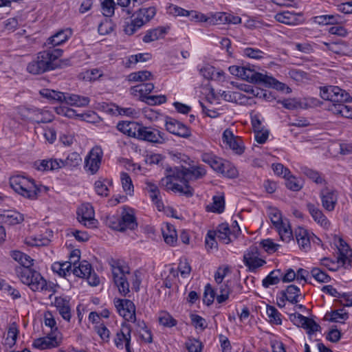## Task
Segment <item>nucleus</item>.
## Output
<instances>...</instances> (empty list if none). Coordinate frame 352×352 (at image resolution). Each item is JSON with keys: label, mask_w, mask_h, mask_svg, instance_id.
<instances>
[{"label": "nucleus", "mask_w": 352, "mask_h": 352, "mask_svg": "<svg viewBox=\"0 0 352 352\" xmlns=\"http://www.w3.org/2000/svg\"><path fill=\"white\" fill-rule=\"evenodd\" d=\"M167 175L161 180L162 185L168 190L190 197L194 189L188 184L189 180L202 178L206 171L202 166H194L190 168L176 166L166 169Z\"/></svg>", "instance_id": "1"}, {"label": "nucleus", "mask_w": 352, "mask_h": 352, "mask_svg": "<svg viewBox=\"0 0 352 352\" xmlns=\"http://www.w3.org/2000/svg\"><path fill=\"white\" fill-rule=\"evenodd\" d=\"M63 51L60 48L48 47L38 52L36 56L27 65V71L34 75L41 74L54 70L63 65H69V60H60Z\"/></svg>", "instance_id": "2"}, {"label": "nucleus", "mask_w": 352, "mask_h": 352, "mask_svg": "<svg viewBox=\"0 0 352 352\" xmlns=\"http://www.w3.org/2000/svg\"><path fill=\"white\" fill-rule=\"evenodd\" d=\"M320 94L322 99L332 102L329 109L333 114L352 119V107L344 104L352 101L348 92L337 86H328L321 87Z\"/></svg>", "instance_id": "3"}, {"label": "nucleus", "mask_w": 352, "mask_h": 352, "mask_svg": "<svg viewBox=\"0 0 352 352\" xmlns=\"http://www.w3.org/2000/svg\"><path fill=\"white\" fill-rule=\"evenodd\" d=\"M10 184L15 192L31 199L36 198L40 192V188L36 185L34 181L24 176L11 177Z\"/></svg>", "instance_id": "4"}, {"label": "nucleus", "mask_w": 352, "mask_h": 352, "mask_svg": "<svg viewBox=\"0 0 352 352\" xmlns=\"http://www.w3.org/2000/svg\"><path fill=\"white\" fill-rule=\"evenodd\" d=\"M155 14L156 10L154 7L140 8L133 14V19L131 22L124 26V32L127 35L133 34L144 25L149 22Z\"/></svg>", "instance_id": "5"}, {"label": "nucleus", "mask_w": 352, "mask_h": 352, "mask_svg": "<svg viewBox=\"0 0 352 352\" xmlns=\"http://www.w3.org/2000/svg\"><path fill=\"white\" fill-rule=\"evenodd\" d=\"M110 265L114 284L121 295L126 296L130 292L129 283L126 277V275L130 274L128 267L121 266L115 261H112Z\"/></svg>", "instance_id": "6"}, {"label": "nucleus", "mask_w": 352, "mask_h": 352, "mask_svg": "<svg viewBox=\"0 0 352 352\" xmlns=\"http://www.w3.org/2000/svg\"><path fill=\"white\" fill-rule=\"evenodd\" d=\"M138 139L158 144H164L167 140L164 133L157 129L142 125L138 133Z\"/></svg>", "instance_id": "7"}, {"label": "nucleus", "mask_w": 352, "mask_h": 352, "mask_svg": "<svg viewBox=\"0 0 352 352\" xmlns=\"http://www.w3.org/2000/svg\"><path fill=\"white\" fill-rule=\"evenodd\" d=\"M103 152L100 146H94L85 160V169L91 175L96 174L100 166Z\"/></svg>", "instance_id": "8"}, {"label": "nucleus", "mask_w": 352, "mask_h": 352, "mask_svg": "<svg viewBox=\"0 0 352 352\" xmlns=\"http://www.w3.org/2000/svg\"><path fill=\"white\" fill-rule=\"evenodd\" d=\"M243 262L251 272L262 267L266 262L260 258V253L256 246H250L243 255Z\"/></svg>", "instance_id": "9"}, {"label": "nucleus", "mask_w": 352, "mask_h": 352, "mask_svg": "<svg viewBox=\"0 0 352 352\" xmlns=\"http://www.w3.org/2000/svg\"><path fill=\"white\" fill-rule=\"evenodd\" d=\"M114 303L119 314L126 320L133 322H136L135 306L131 300L117 299Z\"/></svg>", "instance_id": "10"}, {"label": "nucleus", "mask_w": 352, "mask_h": 352, "mask_svg": "<svg viewBox=\"0 0 352 352\" xmlns=\"http://www.w3.org/2000/svg\"><path fill=\"white\" fill-rule=\"evenodd\" d=\"M78 220L85 227L89 228H96L98 221L94 218L93 207L89 204H82L77 211Z\"/></svg>", "instance_id": "11"}, {"label": "nucleus", "mask_w": 352, "mask_h": 352, "mask_svg": "<svg viewBox=\"0 0 352 352\" xmlns=\"http://www.w3.org/2000/svg\"><path fill=\"white\" fill-rule=\"evenodd\" d=\"M165 127L167 131L180 138H188L192 135L190 128L170 117L166 119Z\"/></svg>", "instance_id": "12"}, {"label": "nucleus", "mask_w": 352, "mask_h": 352, "mask_svg": "<svg viewBox=\"0 0 352 352\" xmlns=\"http://www.w3.org/2000/svg\"><path fill=\"white\" fill-rule=\"evenodd\" d=\"M228 69L231 74L240 77L250 82L257 83L258 78H261V73L256 72L246 67L232 65L230 66Z\"/></svg>", "instance_id": "13"}, {"label": "nucleus", "mask_w": 352, "mask_h": 352, "mask_svg": "<svg viewBox=\"0 0 352 352\" xmlns=\"http://www.w3.org/2000/svg\"><path fill=\"white\" fill-rule=\"evenodd\" d=\"M322 206L328 212L334 210L338 202V192L336 190L324 188L320 192Z\"/></svg>", "instance_id": "14"}, {"label": "nucleus", "mask_w": 352, "mask_h": 352, "mask_svg": "<svg viewBox=\"0 0 352 352\" xmlns=\"http://www.w3.org/2000/svg\"><path fill=\"white\" fill-rule=\"evenodd\" d=\"M222 139L223 143L228 145L236 154L241 155L244 152L245 147L242 140L238 136H234L231 129H226L223 131Z\"/></svg>", "instance_id": "15"}, {"label": "nucleus", "mask_w": 352, "mask_h": 352, "mask_svg": "<svg viewBox=\"0 0 352 352\" xmlns=\"http://www.w3.org/2000/svg\"><path fill=\"white\" fill-rule=\"evenodd\" d=\"M131 327L126 322L122 323L121 329L117 332L114 342L118 348L122 349L123 343L125 342V348L127 352H131L130 343L131 338Z\"/></svg>", "instance_id": "16"}, {"label": "nucleus", "mask_w": 352, "mask_h": 352, "mask_svg": "<svg viewBox=\"0 0 352 352\" xmlns=\"http://www.w3.org/2000/svg\"><path fill=\"white\" fill-rule=\"evenodd\" d=\"M295 236L300 248L305 252L310 248L311 239L313 241H315V240L320 241L319 238L313 234L311 235L306 229L301 227L295 230Z\"/></svg>", "instance_id": "17"}, {"label": "nucleus", "mask_w": 352, "mask_h": 352, "mask_svg": "<svg viewBox=\"0 0 352 352\" xmlns=\"http://www.w3.org/2000/svg\"><path fill=\"white\" fill-rule=\"evenodd\" d=\"M72 32L69 28L65 30H60L54 34L53 36L49 37L47 41L45 43V45L48 47H53L56 48V46L62 45L66 42L69 38L72 36Z\"/></svg>", "instance_id": "18"}, {"label": "nucleus", "mask_w": 352, "mask_h": 352, "mask_svg": "<svg viewBox=\"0 0 352 352\" xmlns=\"http://www.w3.org/2000/svg\"><path fill=\"white\" fill-rule=\"evenodd\" d=\"M274 18L278 22L289 25H296L302 23L301 14L289 11L277 13Z\"/></svg>", "instance_id": "19"}, {"label": "nucleus", "mask_w": 352, "mask_h": 352, "mask_svg": "<svg viewBox=\"0 0 352 352\" xmlns=\"http://www.w3.org/2000/svg\"><path fill=\"white\" fill-rule=\"evenodd\" d=\"M307 208L315 222L324 228L327 229L329 227V221L318 206L312 203H307Z\"/></svg>", "instance_id": "20"}, {"label": "nucleus", "mask_w": 352, "mask_h": 352, "mask_svg": "<svg viewBox=\"0 0 352 352\" xmlns=\"http://www.w3.org/2000/svg\"><path fill=\"white\" fill-rule=\"evenodd\" d=\"M58 344L59 342L57 341V335L54 334V333H50L45 337L34 340L32 346L36 349L43 350L56 347Z\"/></svg>", "instance_id": "21"}, {"label": "nucleus", "mask_w": 352, "mask_h": 352, "mask_svg": "<svg viewBox=\"0 0 352 352\" xmlns=\"http://www.w3.org/2000/svg\"><path fill=\"white\" fill-rule=\"evenodd\" d=\"M120 218L121 226L123 227V231L126 229L133 230L138 227V223L133 209L124 208Z\"/></svg>", "instance_id": "22"}, {"label": "nucleus", "mask_w": 352, "mask_h": 352, "mask_svg": "<svg viewBox=\"0 0 352 352\" xmlns=\"http://www.w3.org/2000/svg\"><path fill=\"white\" fill-rule=\"evenodd\" d=\"M258 84H261L267 87H272L279 91H285L286 89L287 93L291 91V89L286 86L285 84L278 81L272 76H267L261 73V78L258 80Z\"/></svg>", "instance_id": "23"}, {"label": "nucleus", "mask_w": 352, "mask_h": 352, "mask_svg": "<svg viewBox=\"0 0 352 352\" xmlns=\"http://www.w3.org/2000/svg\"><path fill=\"white\" fill-rule=\"evenodd\" d=\"M54 303L63 318L69 321L72 317L69 301L65 298L56 297Z\"/></svg>", "instance_id": "24"}, {"label": "nucleus", "mask_w": 352, "mask_h": 352, "mask_svg": "<svg viewBox=\"0 0 352 352\" xmlns=\"http://www.w3.org/2000/svg\"><path fill=\"white\" fill-rule=\"evenodd\" d=\"M141 125L135 122L122 121L118 122L117 129L129 137L138 138V133Z\"/></svg>", "instance_id": "25"}, {"label": "nucleus", "mask_w": 352, "mask_h": 352, "mask_svg": "<svg viewBox=\"0 0 352 352\" xmlns=\"http://www.w3.org/2000/svg\"><path fill=\"white\" fill-rule=\"evenodd\" d=\"M215 232L217 233L216 236L218 238L219 241L224 244L230 243L232 241V236L234 238L236 237L234 231L233 232L230 231V227L227 223L219 224Z\"/></svg>", "instance_id": "26"}, {"label": "nucleus", "mask_w": 352, "mask_h": 352, "mask_svg": "<svg viewBox=\"0 0 352 352\" xmlns=\"http://www.w3.org/2000/svg\"><path fill=\"white\" fill-rule=\"evenodd\" d=\"M28 285L34 292L46 291L48 289L46 280L37 271L33 273L30 280V283H28Z\"/></svg>", "instance_id": "27"}, {"label": "nucleus", "mask_w": 352, "mask_h": 352, "mask_svg": "<svg viewBox=\"0 0 352 352\" xmlns=\"http://www.w3.org/2000/svg\"><path fill=\"white\" fill-rule=\"evenodd\" d=\"M338 256L337 263L342 265L348 263L352 256V250L349 246L342 239L340 240V245L338 248Z\"/></svg>", "instance_id": "28"}, {"label": "nucleus", "mask_w": 352, "mask_h": 352, "mask_svg": "<svg viewBox=\"0 0 352 352\" xmlns=\"http://www.w3.org/2000/svg\"><path fill=\"white\" fill-rule=\"evenodd\" d=\"M162 236L164 241L169 245L174 246L177 241V234L175 227L170 224L166 223L164 227L162 228Z\"/></svg>", "instance_id": "29"}, {"label": "nucleus", "mask_w": 352, "mask_h": 352, "mask_svg": "<svg viewBox=\"0 0 352 352\" xmlns=\"http://www.w3.org/2000/svg\"><path fill=\"white\" fill-rule=\"evenodd\" d=\"M31 122L47 123L52 121V116L47 110L32 108Z\"/></svg>", "instance_id": "30"}, {"label": "nucleus", "mask_w": 352, "mask_h": 352, "mask_svg": "<svg viewBox=\"0 0 352 352\" xmlns=\"http://www.w3.org/2000/svg\"><path fill=\"white\" fill-rule=\"evenodd\" d=\"M154 85L153 83H143L131 88V93L134 96H139L142 101L153 90Z\"/></svg>", "instance_id": "31"}, {"label": "nucleus", "mask_w": 352, "mask_h": 352, "mask_svg": "<svg viewBox=\"0 0 352 352\" xmlns=\"http://www.w3.org/2000/svg\"><path fill=\"white\" fill-rule=\"evenodd\" d=\"M64 102L71 106H76L78 107H86L89 104L90 99L88 97L81 96L77 94L65 95Z\"/></svg>", "instance_id": "32"}, {"label": "nucleus", "mask_w": 352, "mask_h": 352, "mask_svg": "<svg viewBox=\"0 0 352 352\" xmlns=\"http://www.w3.org/2000/svg\"><path fill=\"white\" fill-rule=\"evenodd\" d=\"M201 158L204 162L209 164L213 170L218 173L223 167L224 163L222 159L217 157L213 154L205 153L201 155Z\"/></svg>", "instance_id": "33"}, {"label": "nucleus", "mask_w": 352, "mask_h": 352, "mask_svg": "<svg viewBox=\"0 0 352 352\" xmlns=\"http://www.w3.org/2000/svg\"><path fill=\"white\" fill-rule=\"evenodd\" d=\"M146 189L149 192L152 201L157 206L158 210H160L161 208H163V203L160 198L158 187L150 182H146Z\"/></svg>", "instance_id": "34"}, {"label": "nucleus", "mask_w": 352, "mask_h": 352, "mask_svg": "<svg viewBox=\"0 0 352 352\" xmlns=\"http://www.w3.org/2000/svg\"><path fill=\"white\" fill-rule=\"evenodd\" d=\"M280 295L292 304H296L299 301L298 298L300 295V289L294 285H290L287 286L285 291L280 292Z\"/></svg>", "instance_id": "35"}, {"label": "nucleus", "mask_w": 352, "mask_h": 352, "mask_svg": "<svg viewBox=\"0 0 352 352\" xmlns=\"http://www.w3.org/2000/svg\"><path fill=\"white\" fill-rule=\"evenodd\" d=\"M212 204L206 206L209 212L222 213L225 209V199L223 195H215L212 198Z\"/></svg>", "instance_id": "36"}, {"label": "nucleus", "mask_w": 352, "mask_h": 352, "mask_svg": "<svg viewBox=\"0 0 352 352\" xmlns=\"http://www.w3.org/2000/svg\"><path fill=\"white\" fill-rule=\"evenodd\" d=\"M12 257L17 261L21 267H32L34 264V260L28 254L20 251H13Z\"/></svg>", "instance_id": "37"}, {"label": "nucleus", "mask_w": 352, "mask_h": 352, "mask_svg": "<svg viewBox=\"0 0 352 352\" xmlns=\"http://www.w3.org/2000/svg\"><path fill=\"white\" fill-rule=\"evenodd\" d=\"M36 270H34L31 268V267H15V273L18 278L21 280V281L28 285L30 283V280L31 279L32 275L33 273L36 272Z\"/></svg>", "instance_id": "38"}, {"label": "nucleus", "mask_w": 352, "mask_h": 352, "mask_svg": "<svg viewBox=\"0 0 352 352\" xmlns=\"http://www.w3.org/2000/svg\"><path fill=\"white\" fill-rule=\"evenodd\" d=\"M276 228L283 241L289 242L293 239L292 230L288 221H285Z\"/></svg>", "instance_id": "39"}, {"label": "nucleus", "mask_w": 352, "mask_h": 352, "mask_svg": "<svg viewBox=\"0 0 352 352\" xmlns=\"http://www.w3.org/2000/svg\"><path fill=\"white\" fill-rule=\"evenodd\" d=\"M91 265L87 261L80 262L78 266H75L72 270L73 274L80 278L86 277L91 272Z\"/></svg>", "instance_id": "40"}, {"label": "nucleus", "mask_w": 352, "mask_h": 352, "mask_svg": "<svg viewBox=\"0 0 352 352\" xmlns=\"http://www.w3.org/2000/svg\"><path fill=\"white\" fill-rule=\"evenodd\" d=\"M282 276L280 270H273L263 280L262 285L265 288L276 285L279 283Z\"/></svg>", "instance_id": "41"}, {"label": "nucleus", "mask_w": 352, "mask_h": 352, "mask_svg": "<svg viewBox=\"0 0 352 352\" xmlns=\"http://www.w3.org/2000/svg\"><path fill=\"white\" fill-rule=\"evenodd\" d=\"M286 187L293 191H299L303 186V182L300 178L289 174L285 177Z\"/></svg>", "instance_id": "42"}, {"label": "nucleus", "mask_w": 352, "mask_h": 352, "mask_svg": "<svg viewBox=\"0 0 352 352\" xmlns=\"http://www.w3.org/2000/svg\"><path fill=\"white\" fill-rule=\"evenodd\" d=\"M231 283V282L227 281L223 284L221 283L219 285V294H218L216 297L218 303H223L228 299L229 295L232 292Z\"/></svg>", "instance_id": "43"}, {"label": "nucleus", "mask_w": 352, "mask_h": 352, "mask_svg": "<svg viewBox=\"0 0 352 352\" xmlns=\"http://www.w3.org/2000/svg\"><path fill=\"white\" fill-rule=\"evenodd\" d=\"M166 33L164 28H157L148 30L144 36L142 40L144 43H150L158 40L162 35Z\"/></svg>", "instance_id": "44"}, {"label": "nucleus", "mask_w": 352, "mask_h": 352, "mask_svg": "<svg viewBox=\"0 0 352 352\" xmlns=\"http://www.w3.org/2000/svg\"><path fill=\"white\" fill-rule=\"evenodd\" d=\"M71 268V263L67 261L63 263L55 262L52 265V271L63 277L70 274Z\"/></svg>", "instance_id": "45"}, {"label": "nucleus", "mask_w": 352, "mask_h": 352, "mask_svg": "<svg viewBox=\"0 0 352 352\" xmlns=\"http://www.w3.org/2000/svg\"><path fill=\"white\" fill-rule=\"evenodd\" d=\"M302 173L306 175L309 179H311L317 184H325L324 179L322 177L321 174L313 169L308 167L302 168Z\"/></svg>", "instance_id": "46"}, {"label": "nucleus", "mask_w": 352, "mask_h": 352, "mask_svg": "<svg viewBox=\"0 0 352 352\" xmlns=\"http://www.w3.org/2000/svg\"><path fill=\"white\" fill-rule=\"evenodd\" d=\"M153 78L151 72L147 70L133 72L128 76L129 81L131 82H143Z\"/></svg>", "instance_id": "47"}, {"label": "nucleus", "mask_w": 352, "mask_h": 352, "mask_svg": "<svg viewBox=\"0 0 352 352\" xmlns=\"http://www.w3.org/2000/svg\"><path fill=\"white\" fill-rule=\"evenodd\" d=\"M158 321L161 325L168 328L175 327L177 324V321L166 311L160 313Z\"/></svg>", "instance_id": "48"}, {"label": "nucleus", "mask_w": 352, "mask_h": 352, "mask_svg": "<svg viewBox=\"0 0 352 352\" xmlns=\"http://www.w3.org/2000/svg\"><path fill=\"white\" fill-rule=\"evenodd\" d=\"M266 313L269 322L274 324H280L282 322L280 313L273 306L267 305Z\"/></svg>", "instance_id": "49"}, {"label": "nucleus", "mask_w": 352, "mask_h": 352, "mask_svg": "<svg viewBox=\"0 0 352 352\" xmlns=\"http://www.w3.org/2000/svg\"><path fill=\"white\" fill-rule=\"evenodd\" d=\"M50 239L41 235L27 237L25 242L30 246H45L50 243Z\"/></svg>", "instance_id": "50"}, {"label": "nucleus", "mask_w": 352, "mask_h": 352, "mask_svg": "<svg viewBox=\"0 0 352 352\" xmlns=\"http://www.w3.org/2000/svg\"><path fill=\"white\" fill-rule=\"evenodd\" d=\"M82 161L80 155L76 152L69 154L64 160H60L64 166L76 167L78 166Z\"/></svg>", "instance_id": "51"}, {"label": "nucleus", "mask_w": 352, "mask_h": 352, "mask_svg": "<svg viewBox=\"0 0 352 352\" xmlns=\"http://www.w3.org/2000/svg\"><path fill=\"white\" fill-rule=\"evenodd\" d=\"M120 179L124 191L126 194L131 195L133 192V185L131 177L127 173L122 172L120 173Z\"/></svg>", "instance_id": "52"}, {"label": "nucleus", "mask_w": 352, "mask_h": 352, "mask_svg": "<svg viewBox=\"0 0 352 352\" xmlns=\"http://www.w3.org/2000/svg\"><path fill=\"white\" fill-rule=\"evenodd\" d=\"M41 94L47 98L60 102H64L65 98L64 93L51 89H43Z\"/></svg>", "instance_id": "53"}, {"label": "nucleus", "mask_w": 352, "mask_h": 352, "mask_svg": "<svg viewBox=\"0 0 352 352\" xmlns=\"http://www.w3.org/2000/svg\"><path fill=\"white\" fill-rule=\"evenodd\" d=\"M120 219L119 216H108L106 219V225L114 230L123 232V227L121 226Z\"/></svg>", "instance_id": "54"}, {"label": "nucleus", "mask_w": 352, "mask_h": 352, "mask_svg": "<svg viewBox=\"0 0 352 352\" xmlns=\"http://www.w3.org/2000/svg\"><path fill=\"white\" fill-rule=\"evenodd\" d=\"M311 276L320 283H328L331 279L330 276L326 272L318 267L313 268L311 271Z\"/></svg>", "instance_id": "55"}, {"label": "nucleus", "mask_w": 352, "mask_h": 352, "mask_svg": "<svg viewBox=\"0 0 352 352\" xmlns=\"http://www.w3.org/2000/svg\"><path fill=\"white\" fill-rule=\"evenodd\" d=\"M102 13L105 16H111L116 9V3L113 0H103L101 3Z\"/></svg>", "instance_id": "56"}, {"label": "nucleus", "mask_w": 352, "mask_h": 352, "mask_svg": "<svg viewBox=\"0 0 352 352\" xmlns=\"http://www.w3.org/2000/svg\"><path fill=\"white\" fill-rule=\"evenodd\" d=\"M268 216L275 228L285 221L282 219L281 213L276 208H270Z\"/></svg>", "instance_id": "57"}, {"label": "nucleus", "mask_w": 352, "mask_h": 352, "mask_svg": "<svg viewBox=\"0 0 352 352\" xmlns=\"http://www.w3.org/2000/svg\"><path fill=\"white\" fill-rule=\"evenodd\" d=\"M186 347L188 352H201L202 343L195 338H189L186 342Z\"/></svg>", "instance_id": "58"}, {"label": "nucleus", "mask_w": 352, "mask_h": 352, "mask_svg": "<svg viewBox=\"0 0 352 352\" xmlns=\"http://www.w3.org/2000/svg\"><path fill=\"white\" fill-rule=\"evenodd\" d=\"M209 16V24L216 25L217 23H226L227 19V13L226 12H217L210 13L208 14Z\"/></svg>", "instance_id": "59"}, {"label": "nucleus", "mask_w": 352, "mask_h": 352, "mask_svg": "<svg viewBox=\"0 0 352 352\" xmlns=\"http://www.w3.org/2000/svg\"><path fill=\"white\" fill-rule=\"evenodd\" d=\"M219 173L229 178H234L238 175V171L236 168L228 163H224L223 167L221 168V170H219Z\"/></svg>", "instance_id": "60"}, {"label": "nucleus", "mask_w": 352, "mask_h": 352, "mask_svg": "<svg viewBox=\"0 0 352 352\" xmlns=\"http://www.w3.org/2000/svg\"><path fill=\"white\" fill-rule=\"evenodd\" d=\"M148 54H138L135 55H131L129 57L126 66L128 67H131V65L136 64L138 62H145L148 59Z\"/></svg>", "instance_id": "61"}, {"label": "nucleus", "mask_w": 352, "mask_h": 352, "mask_svg": "<svg viewBox=\"0 0 352 352\" xmlns=\"http://www.w3.org/2000/svg\"><path fill=\"white\" fill-rule=\"evenodd\" d=\"M215 294L216 293L214 289H212L210 285L207 284L205 287V291L204 294V302L208 306L210 305L214 301Z\"/></svg>", "instance_id": "62"}, {"label": "nucleus", "mask_w": 352, "mask_h": 352, "mask_svg": "<svg viewBox=\"0 0 352 352\" xmlns=\"http://www.w3.org/2000/svg\"><path fill=\"white\" fill-rule=\"evenodd\" d=\"M116 111L119 115L126 116L128 117L135 118L138 116L139 111L132 107H120L118 105L115 106Z\"/></svg>", "instance_id": "63"}, {"label": "nucleus", "mask_w": 352, "mask_h": 352, "mask_svg": "<svg viewBox=\"0 0 352 352\" xmlns=\"http://www.w3.org/2000/svg\"><path fill=\"white\" fill-rule=\"evenodd\" d=\"M95 331L104 341H109L110 331L103 323H99L94 327Z\"/></svg>", "instance_id": "64"}]
</instances>
